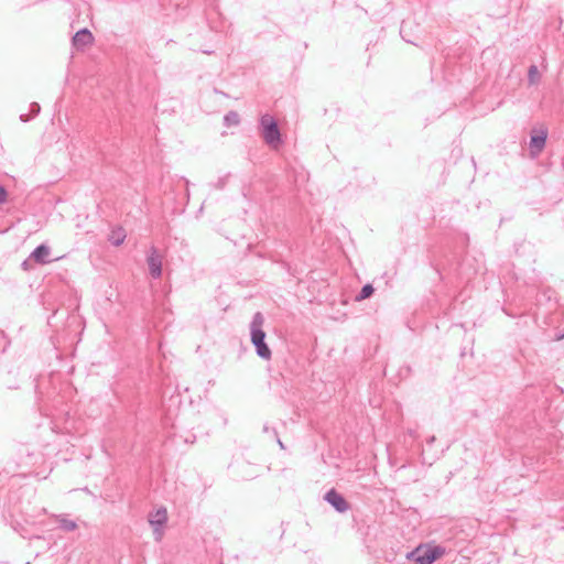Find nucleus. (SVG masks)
I'll return each mask as SVG.
<instances>
[{"label": "nucleus", "mask_w": 564, "mask_h": 564, "mask_svg": "<svg viewBox=\"0 0 564 564\" xmlns=\"http://www.w3.org/2000/svg\"><path fill=\"white\" fill-rule=\"evenodd\" d=\"M264 316L261 312H257L250 323L251 343L256 348L258 357L263 360H270L272 351L265 343V332L263 330Z\"/></svg>", "instance_id": "1"}, {"label": "nucleus", "mask_w": 564, "mask_h": 564, "mask_svg": "<svg viewBox=\"0 0 564 564\" xmlns=\"http://www.w3.org/2000/svg\"><path fill=\"white\" fill-rule=\"evenodd\" d=\"M444 553L445 550L442 546H429L426 549L419 546L415 550L408 552L405 554V558L413 561L415 564H433Z\"/></svg>", "instance_id": "2"}, {"label": "nucleus", "mask_w": 564, "mask_h": 564, "mask_svg": "<svg viewBox=\"0 0 564 564\" xmlns=\"http://www.w3.org/2000/svg\"><path fill=\"white\" fill-rule=\"evenodd\" d=\"M260 124L265 143L271 148H276L281 143V132L274 118L268 113L263 115Z\"/></svg>", "instance_id": "3"}, {"label": "nucleus", "mask_w": 564, "mask_h": 564, "mask_svg": "<svg viewBox=\"0 0 564 564\" xmlns=\"http://www.w3.org/2000/svg\"><path fill=\"white\" fill-rule=\"evenodd\" d=\"M547 129L546 128H534L531 131L530 137V155L531 158H536L541 154V152L544 150L547 139Z\"/></svg>", "instance_id": "4"}, {"label": "nucleus", "mask_w": 564, "mask_h": 564, "mask_svg": "<svg viewBox=\"0 0 564 564\" xmlns=\"http://www.w3.org/2000/svg\"><path fill=\"white\" fill-rule=\"evenodd\" d=\"M163 256L159 250L152 246L147 254V263L149 267L150 275L153 279H159L162 275Z\"/></svg>", "instance_id": "5"}, {"label": "nucleus", "mask_w": 564, "mask_h": 564, "mask_svg": "<svg viewBox=\"0 0 564 564\" xmlns=\"http://www.w3.org/2000/svg\"><path fill=\"white\" fill-rule=\"evenodd\" d=\"M325 500L340 513L346 512L349 509L348 501L335 489H330L325 495Z\"/></svg>", "instance_id": "6"}, {"label": "nucleus", "mask_w": 564, "mask_h": 564, "mask_svg": "<svg viewBox=\"0 0 564 564\" xmlns=\"http://www.w3.org/2000/svg\"><path fill=\"white\" fill-rule=\"evenodd\" d=\"M72 42L77 50H83L87 45L93 44L94 35L88 29L84 28L75 33Z\"/></svg>", "instance_id": "7"}, {"label": "nucleus", "mask_w": 564, "mask_h": 564, "mask_svg": "<svg viewBox=\"0 0 564 564\" xmlns=\"http://www.w3.org/2000/svg\"><path fill=\"white\" fill-rule=\"evenodd\" d=\"M150 524L154 529V533L158 534L156 540L160 539L161 533L160 528L163 527L167 522V511L165 508H161L156 510L154 513L150 514L149 518Z\"/></svg>", "instance_id": "8"}, {"label": "nucleus", "mask_w": 564, "mask_h": 564, "mask_svg": "<svg viewBox=\"0 0 564 564\" xmlns=\"http://www.w3.org/2000/svg\"><path fill=\"white\" fill-rule=\"evenodd\" d=\"M51 254V248L44 243L37 246L30 254V259L39 264H47L52 262L48 258Z\"/></svg>", "instance_id": "9"}, {"label": "nucleus", "mask_w": 564, "mask_h": 564, "mask_svg": "<svg viewBox=\"0 0 564 564\" xmlns=\"http://www.w3.org/2000/svg\"><path fill=\"white\" fill-rule=\"evenodd\" d=\"M54 518L58 522L59 529L65 532H73L78 527L77 523L74 520L68 519L67 514H65V513L56 514V516H54Z\"/></svg>", "instance_id": "10"}, {"label": "nucleus", "mask_w": 564, "mask_h": 564, "mask_svg": "<svg viewBox=\"0 0 564 564\" xmlns=\"http://www.w3.org/2000/svg\"><path fill=\"white\" fill-rule=\"evenodd\" d=\"M239 123L240 117L237 111L230 110L224 116V126L227 128L239 126Z\"/></svg>", "instance_id": "11"}, {"label": "nucleus", "mask_w": 564, "mask_h": 564, "mask_svg": "<svg viewBox=\"0 0 564 564\" xmlns=\"http://www.w3.org/2000/svg\"><path fill=\"white\" fill-rule=\"evenodd\" d=\"M124 238H126L124 230L122 228H118L117 230H112V232L109 237V241L113 246H120L123 242Z\"/></svg>", "instance_id": "12"}, {"label": "nucleus", "mask_w": 564, "mask_h": 564, "mask_svg": "<svg viewBox=\"0 0 564 564\" xmlns=\"http://www.w3.org/2000/svg\"><path fill=\"white\" fill-rule=\"evenodd\" d=\"M373 292H375V289L371 284H369V283L365 284L361 288L360 292L356 295L355 300L357 302L364 301V300L370 297L373 294Z\"/></svg>", "instance_id": "13"}, {"label": "nucleus", "mask_w": 564, "mask_h": 564, "mask_svg": "<svg viewBox=\"0 0 564 564\" xmlns=\"http://www.w3.org/2000/svg\"><path fill=\"white\" fill-rule=\"evenodd\" d=\"M411 29V23L408 22V21H402L401 23V28H400V34L402 36V39L410 43V44H414L416 45V43L414 42L413 39L410 37V33H408V31Z\"/></svg>", "instance_id": "14"}, {"label": "nucleus", "mask_w": 564, "mask_h": 564, "mask_svg": "<svg viewBox=\"0 0 564 564\" xmlns=\"http://www.w3.org/2000/svg\"><path fill=\"white\" fill-rule=\"evenodd\" d=\"M528 80L530 85H534L540 80V73L535 65H531L528 70Z\"/></svg>", "instance_id": "15"}, {"label": "nucleus", "mask_w": 564, "mask_h": 564, "mask_svg": "<svg viewBox=\"0 0 564 564\" xmlns=\"http://www.w3.org/2000/svg\"><path fill=\"white\" fill-rule=\"evenodd\" d=\"M40 110H41L40 105H39L37 102H32V104L30 105V111H31V115H30V116H28V115H21V116H20V119H21L23 122H26V121H29L30 119H32V118H34L35 116H37V115H39V112H40Z\"/></svg>", "instance_id": "16"}, {"label": "nucleus", "mask_w": 564, "mask_h": 564, "mask_svg": "<svg viewBox=\"0 0 564 564\" xmlns=\"http://www.w3.org/2000/svg\"><path fill=\"white\" fill-rule=\"evenodd\" d=\"M229 177H230L229 173L224 175V176L218 177V180L215 183L210 184V187L215 188V189H218V191L224 189L227 186L228 182H229Z\"/></svg>", "instance_id": "17"}, {"label": "nucleus", "mask_w": 564, "mask_h": 564, "mask_svg": "<svg viewBox=\"0 0 564 564\" xmlns=\"http://www.w3.org/2000/svg\"><path fill=\"white\" fill-rule=\"evenodd\" d=\"M272 435L275 437V441H276L278 445L280 446V448L285 449L283 442L279 437V433H278L276 429H272Z\"/></svg>", "instance_id": "18"}, {"label": "nucleus", "mask_w": 564, "mask_h": 564, "mask_svg": "<svg viewBox=\"0 0 564 564\" xmlns=\"http://www.w3.org/2000/svg\"><path fill=\"white\" fill-rule=\"evenodd\" d=\"M7 200V191L0 185V205Z\"/></svg>", "instance_id": "19"}, {"label": "nucleus", "mask_w": 564, "mask_h": 564, "mask_svg": "<svg viewBox=\"0 0 564 564\" xmlns=\"http://www.w3.org/2000/svg\"><path fill=\"white\" fill-rule=\"evenodd\" d=\"M272 429H273V427H270L268 424H264V425H263V432H264V433H271V434H272Z\"/></svg>", "instance_id": "20"}, {"label": "nucleus", "mask_w": 564, "mask_h": 564, "mask_svg": "<svg viewBox=\"0 0 564 564\" xmlns=\"http://www.w3.org/2000/svg\"><path fill=\"white\" fill-rule=\"evenodd\" d=\"M22 267H23L24 269H28V260H25V261H23V262H22Z\"/></svg>", "instance_id": "21"}, {"label": "nucleus", "mask_w": 564, "mask_h": 564, "mask_svg": "<svg viewBox=\"0 0 564 564\" xmlns=\"http://www.w3.org/2000/svg\"><path fill=\"white\" fill-rule=\"evenodd\" d=\"M556 338H557V339H563V338H564V333H563V334H561V335H557V336H556Z\"/></svg>", "instance_id": "22"}]
</instances>
